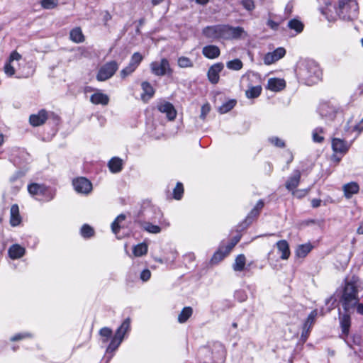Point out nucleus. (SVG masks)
<instances>
[{"instance_id":"49","label":"nucleus","mask_w":363,"mask_h":363,"mask_svg":"<svg viewBox=\"0 0 363 363\" xmlns=\"http://www.w3.org/2000/svg\"><path fill=\"white\" fill-rule=\"evenodd\" d=\"M240 4L248 11H252L255 9L254 0H241Z\"/></svg>"},{"instance_id":"38","label":"nucleus","mask_w":363,"mask_h":363,"mask_svg":"<svg viewBox=\"0 0 363 363\" xmlns=\"http://www.w3.org/2000/svg\"><path fill=\"white\" fill-rule=\"evenodd\" d=\"M324 133V129L323 128L318 127L313 130L312 133L313 140L317 143H323L325 138L322 135Z\"/></svg>"},{"instance_id":"61","label":"nucleus","mask_w":363,"mask_h":363,"mask_svg":"<svg viewBox=\"0 0 363 363\" xmlns=\"http://www.w3.org/2000/svg\"><path fill=\"white\" fill-rule=\"evenodd\" d=\"M285 155H286V162L289 165L294 160V155L291 151L288 150L285 152Z\"/></svg>"},{"instance_id":"2","label":"nucleus","mask_w":363,"mask_h":363,"mask_svg":"<svg viewBox=\"0 0 363 363\" xmlns=\"http://www.w3.org/2000/svg\"><path fill=\"white\" fill-rule=\"evenodd\" d=\"M342 307L346 312L354 308L359 302L357 281L354 278L347 281L341 298Z\"/></svg>"},{"instance_id":"18","label":"nucleus","mask_w":363,"mask_h":363,"mask_svg":"<svg viewBox=\"0 0 363 363\" xmlns=\"http://www.w3.org/2000/svg\"><path fill=\"white\" fill-rule=\"evenodd\" d=\"M339 319H340V325L341 330H342V333H341L340 336L342 338H345L349 335L350 328L351 325L350 315L347 313H345L343 315H341L340 313Z\"/></svg>"},{"instance_id":"56","label":"nucleus","mask_w":363,"mask_h":363,"mask_svg":"<svg viewBox=\"0 0 363 363\" xmlns=\"http://www.w3.org/2000/svg\"><path fill=\"white\" fill-rule=\"evenodd\" d=\"M30 337H31V335L28 333H19V334L15 335L14 336L11 337V341H18V340H22L23 338Z\"/></svg>"},{"instance_id":"14","label":"nucleus","mask_w":363,"mask_h":363,"mask_svg":"<svg viewBox=\"0 0 363 363\" xmlns=\"http://www.w3.org/2000/svg\"><path fill=\"white\" fill-rule=\"evenodd\" d=\"M286 55V50L284 48H278L273 52H267L264 57V62L267 65H272L281 59Z\"/></svg>"},{"instance_id":"7","label":"nucleus","mask_w":363,"mask_h":363,"mask_svg":"<svg viewBox=\"0 0 363 363\" xmlns=\"http://www.w3.org/2000/svg\"><path fill=\"white\" fill-rule=\"evenodd\" d=\"M118 69V64L111 60L104 64L98 70L96 79L99 82H104L111 79Z\"/></svg>"},{"instance_id":"21","label":"nucleus","mask_w":363,"mask_h":363,"mask_svg":"<svg viewBox=\"0 0 363 363\" xmlns=\"http://www.w3.org/2000/svg\"><path fill=\"white\" fill-rule=\"evenodd\" d=\"M22 217L20 214L18 205L14 203L11 205L10 208V224L12 227L21 225Z\"/></svg>"},{"instance_id":"20","label":"nucleus","mask_w":363,"mask_h":363,"mask_svg":"<svg viewBox=\"0 0 363 363\" xmlns=\"http://www.w3.org/2000/svg\"><path fill=\"white\" fill-rule=\"evenodd\" d=\"M161 113H164L169 121H173L177 117V111L174 106L168 101L164 102L157 106Z\"/></svg>"},{"instance_id":"46","label":"nucleus","mask_w":363,"mask_h":363,"mask_svg":"<svg viewBox=\"0 0 363 363\" xmlns=\"http://www.w3.org/2000/svg\"><path fill=\"white\" fill-rule=\"evenodd\" d=\"M143 60V56L139 52H136L132 55L129 62L133 64L136 67H138L140 65Z\"/></svg>"},{"instance_id":"31","label":"nucleus","mask_w":363,"mask_h":363,"mask_svg":"<svg viewBox=\"0 0 363 363\" xmlns=\"http://www.w3.org/2000/svg\"><path fill=\"white\" fill-rule=\"evenodd\" d=\"M313 246L311 243L300 245L297 247L295 255L298 258H304L312 250Z\"/></svg>"},{"instance_id":"45","label":"nucleus","mask_w":363,"mask_h":363,"mask_svg":"<svg viewBox=\"0 0 363 363\" xmlns=\"http://www.w3.org/2000/svg\"><path fill=\"white\" fill-rule=\"evenodd\" d=\"M40 5L44 9H52L57 6L58 0H41Z\"/></svg>"},{"instance_id":"44","label":"nucleus","mask_w":363,"mask_h":363,"mask_svg":"<svg viewBox=\"0 0 363 363\" xmlns=\"http://www.w3.org/2000/svg\"><path fill=\"white\" fill-rule=\"evenodd\" d=\"M268 141L270 144L277 147L284 148L286 146L285 142L282 139L277 136H272L269 138Z\"/></svg>"},{"instance_id":"29","label":"nucleus","mask_w":363,"mask_h":363,"mask_svg":"<svg viewBox=\"0 0 363 363\" xmlns=\"http://www.w3.org/2000/svg\"><path fill=\"white\" fill-rule=\"evenodd\" d=\"M69 39L75 43H81L85 40V36L80 27H75L69 32Z\"/></svg>"},{"instance_id":"9","label":"nucleus","mask_w":363,"mask_h":363,"mask_svg":"<svg viewBox=\"0 0 363 363\" xmlns=\"http://www.w3.org/2000/svg\"><path fill=\"white\" fill-rule=\"evenodd\" d=\"M264 206L263 199H259L254 208L249 212L246 218L241 223L240 227H249L252 225L259 218L262 210Z\"/></svg>"},{"instance_id":"36","label":"nucleus","mask_w":363,"mask_h":363,"mask_svg":"<svg viewBox=\"0 0 363 363\" xmlns=\"http://www.w3.org/2000/svg\"><path fill=\"white\" fill-rule=\"evenodd\" d=\"M184 193V185L182 182H178L173 189L172 196L175 200L179 201L182 199Z\"/></svg>"},{"instance_id":"55","label":"nucleus","mask_w":363,"mask_h":363,"mask_svg":"<svg viewBox=\"0 0 363 363\" xmlns=\"http://www.w3.org/2000/svg\"><path fill=\"white\" fill-rule=\"evenodd\" d=\"M22 56L20 55L16 50H13L9 55V57L7 61L12 62L14 60H20Z\"/></svg>"},{"instance_id":"10","label":"nucleus","mask_w":363,"mask_h":363,"mask_svg":"<svg viewBox=\"0 0 363 363\" xmlns=\"http://www.w3.org/2000/svg\"><path fill=\"white\" fill-rule=\"evenodd\" d=\"M352 141L348 142L345 139L333 137L331 138V147L334 153L341 157L345 155L350 150Z\"/></svg>"},{"instance_id":"19","label":"nucleus","mask_w":363,"mask_h":363,"mask_svg":"<svg viewBox=\"0 0 363 363\" xmlns=\"http://www.w3.org/2000/svg\"><path fill=\"white\" fill-rule=\"evenodd\" d=\"M202 35L211 41L219 40L218 24L204 27L202 29Z\"/></svg>"},{"instance_id":"25","label":"nucleus","mask_w":363,"mask_h":363,"mask_svg":"<svg viewBox=\"0 0 363 363\" xmlns=\"http://www.w3.org/2000/svg\"><path fill=\"white\" fill-rule=\"evenodd\" d=\"M90 101L95 105L106 106L109 102V97L107 94L102 93L100 90H97L90 96Z\"/></svg>"},{"instance_id":"6","label":"nucleus","mask_w":363,"mask_h":363,"mask_svg":"<svg viewBox=\"0 0 363 363\" xmlns=\"http://www.w3.org/2000/svg\"><path fill=\"white\" fill-rule=\"evenodd\" d=\"M130 330V320L126 318L121 325L116 330L115 335L112 338L109 345L107 347V352L116 350L122 342L124 335Z\"/></svg>"},{"instance_id":"34","label":"nucleus","mask_w":363,"mask_h":363,"mask_svg":"<svg viewBox=\"0 0 363 363\" xmlns=\"http://www.w3.org/2000/svg\"><path fill=\"white\" fill-rule=\"evenodd\" d=\"M193 309L190 306L184 307L178 315V321L180 323H184L191 316Z\"/></svg>"},{"instance_id":"58","label":"nucleus","mask_w":363,"mask_h":363,"mask_svg":"<svg viewBox=\"0 0 363 363\" xmlns=\"http://www.w3.org/2000/svg\"><path fill=\"white\" fill-rule=\"evenodd\" d=\"M267 25L274 30H278L279 26V23L273 21L272 19H268L267 21Z\"/></svg>"},{"instance_id":"59","label":"nucleus","mask_w":363,"mask_h":363,"mask_svg":"<svg viewBox=\"0 0 363 363\" xmlns=\"http://www.w3.org/2000/svg\"><path fill=\"white\" fill-rule=\"evenodd\" d=\"M311 330L310 328H306L305 326H303L302 328V333H301V340L303 341V342H306L309 336V334H310V332H311Z\"/></svg>"},{"instance_id":"50","label":"nucleus","mask_w":363,"mask_h":363,"mask_svg":"<svg viewBox=\"0 0 363 363\" xmlns=\"http://www.w3.org/2000/svg\"><path fill=\"white\" fill-rule=\"evenodd\" d=\"M99 334L103 337H104V339H103V342H108V338L111 336L112 335V330L111 329H110L109 328H107V327H104L103 328H101L99 331Z\"/></svg>"},{"instance_id":"28","label":"nucleus","mask_w":363,"mask_h":363,"mask_svg":"<svg viewBox=\"0 0 363 363\" xmlns=\"http://www.w3.org/2000/svg\"><path fill=\"white\" fill-rule=\"evenodd\" d=\"M320 114L323 118L334 119L336 115V110L334 107L330 106L328 104H322L319 107Z\"/></svg>"},{"instance_id":"60","label":"nucleus","mask_w":363,"mask_h":363,"mask_svg":"<svg viewBox=\"0 0 363 363\" xmlns=\"http://www.w3.org/2000/svg\"><path fill=\"white\" fill-rule=\"evenodd\" d=\"M151 276L150 271L148 269L143 270L140 274V278L143 281H146L150 279Z\"/></svg>"},{"instance_id":"53","label":"nucleus","mask_w":363,"mask_h":363,"mask_svg":"<svg viewBox=\"0 0 363 363\" xmlns=\"http://www.w3.org/2000/svg\"><path fill=\"white\" fill-rule=\"evenodd\" d=\"M81 235L84 238H89L94 235V228H81Z\"/></svg>"},{"instance_id":"5","label":"nucleus","mask_w":363,"mask_h":363,"mask_svg":"<svg viewBox=\"0 0 363 363\" xmlns=\"http://www.w3.org/2000/svg\"><path fill=\"white\" fill-rule=\"evenodd\" d=\"M219 39L225 40L239 39L245 33L240 26L233 27L228 24H218Z\"/></svg>"},{"instance_id":"16","label":"nucleus","mask_w":363,"mask_h":363,"mask_svg":"<svg viewBox=\"0 0 363 363\" xmlns=\"http://www.w3.org/2000/svg\"><path fill=\"white\" fill-rule=\"evenodd\" d=\"M286 86V81L284 79L272 77L268 79L266 89L274 92H279L284 90Z\"/></svg>"},{"instance_id":"33","label":"nucleus","mask_w":363,"mask_h":363,"mask_svg":"<svg viewBox=\"0 0 363 363\" xmlns=\"http://www.w3.org/2000/svg\"><path fill=\"white\" fill-rule=\"evenodd\" d=\"M262 91V88L260 84L255 86L250 84L249 89L245 91V95L248 99H255L261 95Z\"/></svg>"},{"instance_id":"8","label":"nucleus","mask_w":363,"mask_h":363,"mask_svg":"<svg viewBox=\"0 0 363 363\" xmlns=\"http://www.w3.org/2000/svg\"><path fill=\"white\" fill-rule=\"evenodd\" d=\"M150 69L152 73L156 76H171L173 74V69L170 67L169 62L167 58H162L160 62H152Z\"/></svg>"},{"instance_id":"3","label":"nucleus","mask_w":363,"mask_h":363,"mask_svg":"<svg viewBox=\"0 0 363 363\" xmlns=\"http://www.w3.org/2000/svg\"><path fill=\"white\" fill-rule=\"evenodd\" d=\"M336 13L343 20L352 21L359 14V4L356 0H339Z\"/></svg>"},{"instance_id":"41","label":"nucleus","mask_w":363,"mask_h":363,"mask_svg":"<svg viewBox=\"0 0 363 363\" xmlns=\"http://www.w3.org/2000/svg\"><path fill=\"white\" fill-rule=\"evenodd\" d=\"M118 239H123L130 234V228H111Z\"/></svg>"},{"instance_id":"52","label":"nucleus","mask_w":363,"mask_h":363,"mask_svg":"<svg viewBox=\"0 0 363 363\" xmlns=\"http://www.w3.org/2000/svg\"><path fill=\"white\" fill-rule=\"evenodd\" d=\"M240 236H235L230 240V242H229L227 245H225L226 246L227 252H230V251L233 250V248L240 241Z\"/></svg>"},{"instance_id":"15","label":"nucleus","mask_w":363,"mask_h":363,"mask_svg":"<svg viewBox=\"0 0 363 363\" xmlns=\"http://www.w3.org/2000/svg\"><path fill=\"white\" fill-rule=\"evenodd\" d=\"M301 179V172L299 169H294L292 174L289 177L288 179L285 183L286 189L289 191H293L296 189L300 182Z\"/></svg>"},{"instance_id":"48","label":"nucleus","mask_w":363,"mask_h":363,"mask_svg":"<svg viewBox=\"0 0 363 363\" xmlns=\"http://www.w3.org/2000/svg\"><path fill=\"white\" fill-rule=\"evenodd\" d=\"M310 191V189H294L291 191V194L294 196L297 199H302L305 197Z\"/></svg>"},{"instance_id":"37","label":"nucleus","mask_w":363,"mask_h":363,"mask_svg":"<svg viewBox=\"0 0 363 363\" xmlns=\"http://www.w3.org/2000/svg\"><path fill=\"white\" fill-rule=\"evenodd\" d=\"M147 252V245L145 243H140L135 245L133 249L135 257H141Z\"/></svg>"},{"instance_id":"57","label":"nucleus","mask_w":363,"mask_h":363,"mask_svg":"<svg viewBox=\"0 0 363 363\" xmlns=\"http://www.w3.org/2000/svg\"><path fill=\"white\" fill-rule=\"evenodd\" d=\"M132 73H133L132 72V70H130V69L128 68V66H126L125 67H124L123 69L121 70L120 76L122 79H125L128 76L130 75Z\"/></svg>"},{"instance_id":"63","label":"nucleus","mask_w":363,"mask_h":363,"mask_svg":"<svg viewBox=\"0 0 363 363\" xmlns=\"http://www.w3.org/2000/svg\"><path fill=\"white\" fill-rule=\"evenodd\" d=\"M112 18V16L111 15V13L108 11H106L104 12V16H103V21H104V25H107L108 22L111 20Z\"/></svg>"},{"instance_id":"11","label":"nucleus","mask_w":363,"mask_h":363,"mask_svg":"<svg viewBox=\"0 0 363 363\" xmlns=\"http://www.w3.org/2000/svg\"><path fill=\"white\" fill-rule=\"evenodd\" d=\"M74 190L77 193L89 194L93 189L92 184L87 178L79 177L72 181Z\"/></svg>"},{"instance_id":"27","label":"nucleus","mask_w":363,"mask_h":363,"mask_svg":"<svg viewBox=\"0 0 363 363\" xmlns=\"http://www.w3.org/2000/svg\"><path fill=\"white\" fill-rule=\"evenodd\" d=\"M108 167L111 173H118L123 169V160L120 157H113L108 161Z\"/></svg>"},{"instance_id":"13","label":"nucleus","mask_w":363,"mask_h":363,"mask_svg":"<svg viewBox=\"0 0 363 363\" xmlns=\"http://www.w3.org/2000/svg\"><path fill=\"white\" fill-rule=\"evenodd\" d=\"M223 68L224 65L223 62L215 63L208 68L207 77L211 84H216L218 83L220 73L223 71Z\"/></svg>"},{"instance_id":"51","label":"nucleus","mask_w":363,"mask_h":363,"mask_svg":"<svg viewBox=\"0 0 363 363\" xmlns=\"http://www.w3.org/2000/svg\"><path fill=\"white\" fill-rule=\"evenodd\" d=\"M4 71L5 74L9 77L13 76L16 72L15 68L11 65V62L9 61L5 63Z\"/></svg>"},{"instance_id":"30","label":"nucleus","mask_w":363,"mask_h":363,"mask_svg":"<svg viewBox=\"0 0 363 363\" xmlns=\"http://www.w3.org/2000/svg\"><path fill=\"white\" fill-rule=\"evenodd\" d=\"M25 248L19 245L15 244L9 249V255L13 259H19L25 254Z\"/></svg>"},{"instance_id":"24","label":"nucleus","mask_w":363,"mask_h":363,"mask_svg":"<svg viewBox=\"0 0 363 363\" xmlns=\"http://www.w3.org/2000/svg\"><path fill=\"white\" fill-rule=\"evenodd\" d=\"M342 190L345 197L350 199L354 194L359 193V185L356 182H350L343 185Z\"/></svg>"},{"instance_id":"47","label":"nucleus","mask_w":363,"mask_h":363,"mask_svg":"<svg viewBox=\"0 0 363 363\" xmlns=\"http://www.w3.org/2000/svg\"><path fill=\"white\" fill-rule=\"evenodd\" d=\"M211 106H210V104L208 102H206L202 106H201V114H200V118L202 120V121H205L206 118V116L209 113V112L211 111Z\"/></svg>"},{"instance_id":"26","label":"nucleus","mask_w":363,"mask_h":363,"mask_svg":"<svg viewBox=\"0 0 363 363\" xmlns=\"http://www.w3.org/2000/svg\"><path fill=\"white\" fill-rule=\"evenodd\" d=\"M276 245L278 252L281 254L280 258L284 260L288 259L290 257L291 252L287 241L285 240H279L276 243Z\"/></svg>"},{"instance_id":"54","label":"nucleus","mask_w":363,"mask_h":363,"mask_svg":"<svg viewBox=\"0 0 363 363\" xmlns=\"http://www.w3.org/2000/svg\"><path fill=\"white\" fill-rule=\"evenodd\" d=\"M126 218V216L125 214L121 213L118 215L115 220L111 223V227H121L120 223L123 221H124Z\"/></svg>"},{"instance_id":"40","label":"nucleus","mask_w":363,"mask_h":363,"mask_svg":"<svg viewBox=\"0 0 363 363\" xmlns=\"http://www.w3.org/2000/svg\"><path fill=\"white\" fill-rule=\"evenodd\" d=\"M236 104L237 101L235 99H230L220 106L218 111L220 113H228L235 106Z\"/></svg>"},{"instance_id":"22","label":"nucleus","mask_w":363,"mask_h":363,"mask_svg":"<svg viewBox=\"0 0 363 363\" xmlns=\"http://www.w3.org/2000/svg\"><path fill=\"white\" fill-rule=\"evenodd\" d=\"M230 252H227L226 246L221 243L219 246L218 249L214 252L213 255L210 263L212 265L218 264L220 262H221L227 255H229Z\"/></svg>"},{"instance_id":"43","label":"nucleus","mask_w":363,"mask_h":363,"mask_svg":"<svg viewBox=\"0 0 363 363\" xmlns=\"http://www.w3.org/2000/svg\"><path fill=\"white\" fill-rule=\"evenodd\" d=\"M243 67V63L240 59H234L227 62V67L232 70L238 71Z\"/></svg>"},{"instance_id":"42","label":"nucleus","mask_w":363,"mask_h":363,"mask_svg":"<svg viewBox=\"0 0 363 363\" xmlns=\"http://www.w3.org/2000/svg\"><path fill=\"white\" fill-rule=\"evenodd\" d=\"M177 64L181 68H189L194 66V63L191 60L185 56L179 57L177 60Z\"/></svg>"},{"instance_id":"39","label":"nucleus","mask_w":363,"mask_h":363,"mask_svg":"<svg viewBox=\"0 0 363 363\" xmlns=\"http://www.w3.org/2000/svg\"><path fill=\"white\" fill-rule=\"evenodd\" d=\"M318 315V311L316 309L312 311L306 318L305 323L303 326H305L306 328L311 329L313 325L315 322L316 317Z\"/></svg>"},{"instance_id":"4","label":"nucleus","mask_w":363,"mask_h":363,"mask_svg":"<svg viewBox=\"0 0 363 363\" xmlns=\"http://www.w3.org/2000/svg\"><path fill=\"white\" fill-rule=\"evenodd\" d=\"M28 191L33 196L43 201H50L55 196V191L44 184L31 183L28 185Z\"/></svg>"},{"instance_id":"17","label":"nucleus","mask_w":363,"mask_h":363,"mask_svg":"<svg viewBox=\"0 0 363 363\" xmlns=\"http://www.w3.org/2000/svg\"><path fill=\"white\" fill-rule=\"evenodd\" d=\"M141 89L143 90V93L141 94L140 97L144 102H147L155 94V89L149 82H143L141 83Z\"/></svg>"},{"instance_id":"35","label":"nucleus","mask_w":363,"mask_h":363,"mask_svg":"<svg viewBox=\"0 0 363 363\" xmlns=\"http://www.w3.org/2000/svg\"><path fill=\"white\" fill-rule=\"evenodd\" d=\"M246 263V258L244 255L241 254L237 256L233 265L234 271L241 272L244 269Z\"/></svg>"},{"instance_id":"1","label":"nucleus","mask_w":363,"mask_h":363,"mask_svg":"<svg viewBox=\"0 0 363 363\" xmlns=\"http://www.w3.org/2000/svg\"><path fill=\"white\" fill-rule=\"evenodd\" d=\"M299 83L307 86L317 84L323 79V71L318 63L313 60L301 61L296 70Z\"/></svg>"},{"instance_id":"12","label":"nucleus","mask_w":363,"mask_h":363,"mask_svg":"<svg viewBox=\"0 0 363 363\" xmlns=\"http://www.w3.org/2000/svg\"><path fill=\"white\" fill-rule=\"evenodd\" d=\"M48 119H49V113L43 108L37 113L30 115L29 123L33 127H38L44 125Z\"/></svg>"},{"instance_id":"23","label":"nucleus","mask_w":363,"mask_h":363,"mask_svg":"<svg viewBox=\"0 0 363 363\" xmlns=\"http://www.w3.org/2000/svg\"><path fill=\"white\" fill-rule=\"evenodd\" d=\"M202 54L205 57L213 60L220 56V50L217 45H208L203 48Z\"/></svg>"},{"instance_id":"32","label":"nucleus","mask_w":363,"mask_h":363,"mask_svg":"<svg viewBox=\"0 0 363 363\" xmlns=\"http://www.w3.org/2000/svg\"><path fill=\"white\" fill-rule=\"evenodd\" d=\"M289 29L293 30L296 32V34L301 33L304 29L303 23L298 18L291 19L287 24Z\"/></svg>"},{"instance_id":"64","label":"nucleus","mask_w":363,"mask_h":363,"mask_svg":"<svg viewBox=\"0 0 363 363\" xmlns=\"http://www.w3.org/2000/svg\"><path fill=\"white\" fill-rule=\"evenodd\" d=\"M353 130L357 131L359 133L363 131V121L361 120L358 123H357L354 128Z\"/></svg>"},{"instance_id":"62","label":"nucleus","mask_w":363,"mask_h":363,"mask_svg":"<svg viewBox=\"0 0 363 363\" xmlns=\"http://www.w3.org/2000/svg\"><path fill=\"white\" fill-rule=\"evenodd\" d=\"M49 118L52 119L57 124L60 121V117L54 112L49 113Z\"/></svg>"}]
</instances>
